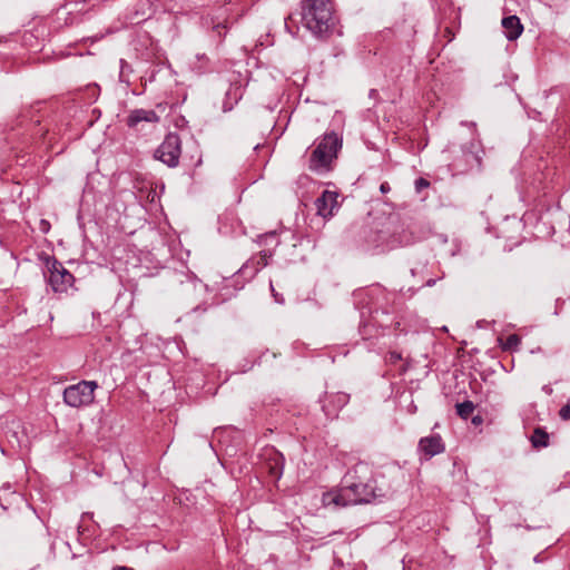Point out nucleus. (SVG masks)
Masks as SVG:
<instances>
[{
	"label": "nucleus",
	"instance_id": "obj_23",
	"mask_svg": "<svg viewBox=\"0 0 570 570\" xmlns=\"http://www.w3.org/2000/svg\"><path fill=\"white\" fill-rule=\"evenodd\" d=\"M380 190L383 194L389 193L391 190L390 184L387 181L382 183L380 186Z\"/></svg>",
	"mask_w": 570,
	"mask_h": 570
},
{
	"label": "nucleus",
	"instance_id": "obj_11",
	"mask_svg": "<svg viewBox=\"0 0 570 570\" xmlns=\"http://www.w3.org/2000/svg\"><path fill=\"white\" fill-rule=\"evenodd\" d=\"M160 117L153 109H134L127 117V126L137 128L140 122L157 124Z\"/></svg>",
	"mask_w": 570,
	"mask_h": 570
},
{
	"label": "nucleus",
	"instance_id": "obj_15",
	"mask_svg": "<svg viewBox=\"0 0 570 570\" xmlns=\"http://www.w3.org/2000/svg\"><path fill=\"white\" fill-rule=\"evenodd\" d=\"M549 435L542 429L537 428L531 436L533 448H543L548 445Z\"/></svg>",
	"mask_w": 570,
	"mask_h": 570
},
{
	"label": "nucleus",
	"instance_id": "obj_19",
	"mask_svg": "<svg viewBox=\"0 0 570 570\" xmlns=\"http://www.w3.org/2000/svg\"><path fill=\"white\" fill-rule=\"evenodd\" d=\"M559 416L563 421L570 420V399L567 401V403L560 409Z\"/></svg>",
	"mask_w": 570,
	"mask_h": 570
},
{
	"label": "nucleus",
	"instance_id": "obj_21",
	"mask_svg": "<svg viewBox=\"0 0 570 570\" xmlns=\"http://www.w3.org/2000/svg\"><path fill=\"white\" fill-rule=\"evenodd\" d=\"M50 228H51V225H50V223L47 219L41 218L39 220L38 229L41 233L47 234L50 230Z\"/></svg>",
	"mask_w": 570,
	"mask_h": 570
},
{
	"label": "nucleus",
	"instance_id": "obj_25",
	"mask_svg": "<svg viewBox=\"0 0 570 570\" xmlns=\"http://www.w3.org/2000/svg\"><path fill=\"white\" fill-rule=\"evenodd\" d=\"M435 283H436V279L430 278V279L426 281L425 286L431 287V286L435 285Z\"/></svg>",
	"mask_w": 570,
	"mask_h": 570
},
{
	"label": "nucleus",
	"instance_id": "obj_14",
	"mask_svg": "<svg viewBox=\"0 0 570 570\" xmlns=\"http://www.w3.org/2000/svg\"><path fill=\"white\" fill-rule=\"evenodd\" d=\"M281 234H278L276 230L265 233L263 235H259L256 239V244L258 246H265L271 249L276 248L281 245Z\"/></svg>",
	"mask_w": 570,
	"mask_h": 570
},
{
	"label": "nucleus",
	"instance_id": "obj_22",
	"mask_svg": "<svg viewBox=\"0 0 570 570\" xmlns=\"http://www.w3.org/2000/svg\"><path fill=\"white\" fill-rule=\"evenodd\" d=\"M267 264H268V262H267L266 255L261 256L258 258V261H257V265L258 266L255 268V272H257L258 269L265 267Z\"/></svg>",
	"mask_w": 570,
	"mask_h": 570
},
{
	"label": "nucleus",
	"instance_id": "obj_16",
	"mask_svg": "<svg viewBox=\"0 0 570 570\" xmlns=\"http://www.w3.org/2000/svg\"><path fill=\"white\" fill-rule=\"evenodd\" d=\"M521 344V338L517 334H510L504 342L501 343V347L504 351H515Z\"/></svg>",
	"mask_w": 570,
	"mask_h": 570
},
{
	"label": "nucleus",
	"instance_id": "obj_28",
	"mask_svg": "<svg viewBox=\"0 0 570 570\" xmlns=\"http://www.w3.org/2000/svg\"><path fill=\"white\" fill-rule=\"evenodd\" d=\"M220 28H223L220 24H216L215 27L216 30H219Z\"/></svg>",
	"mask_w": 570,
	"mask_h": 570
},
{
	"label": "nucleus",
	"instance_id": "obj_10",
	"mask_svg": "<svg viewBox=\"0 0 570 570\" xmlns=\"http://www.w3.org/2000/svg\"><path fill=\"white\" fill-rule=\"evenodd\" d=\"M474 148V144L472 142L470 145V148L469 149H463V159L465 161V166L462 167L461 164H460V159H455L454 163H453V167L454 169L460 173V174H464V173H468L472 169H481V166H482V156L479 154V151H474L473 150Z\"/></svg>",
	"mask_w": 570,
	"mask_h": 570
},
{
	"label": "nucleus",
	"instance_id": "obj_12",
	"mask_svg": "<svg viewBox=\"0 0 570 570\" xmlns=\"http://www.w3.org/2000/svg\"><path fill=\"white\" fill-rule=\"evenodd\" d=\"M505 38L509 41L517 40L523 32V24L517 16L504 17L501 21Z\"/></svg>",
	"mask_w": 570,
	"mask_h": 570
},
{
	"label": "nucleus",
	"instance_id": "obj_7",
	"mask_svg": "<svg viewBox=\"0 0 570 570\" xmlns=\"http://www.w3.org/2000/svg\"><path fill=\"white\" fill-rule=\"evenodd\" d=\"M350 395L344 392L325 393L321 399L322 410L326 417H337L340 411L348 403Z\"/></svg>",
	"mask_w": 570,
	"mask_h": 570
},
{
	"label": "nucleus",
	"instance_id": "obj_6",
	"mask_svg": "<svg viewBox=\"0 0 570 570\" xmlns=\"http://www.w3.org/2000/svg\"><path fill=\"white\" fill-rule=\"evenodd\" d=\"M48 284L55 293H65L73 283L72 274L65 266L52 258L48 259Z\"/></svg>",
	"mask_w": 570,
	"mask_h": 570
},
{
	"label": "nucleus",
	"instance_id": "obj_26",
	"mask_svg": "<svg viewBox=\"0 0 570 570\" xmlns=\"http://www.w3.org/2000/svg\"><path fill=\"white\" fill-rule=\"evenodd\" d=\"M114 570H134L132 568H128V567H116Z\"/></svg>",
	"mask_w": 570,
	"mask_h": 570
},
{
	"label": "nucleus",
	"instance_id": "obj_27",
	"mask_svg": "<svg viewBox=\"0 0 570 570\" xmlns=\"http://www.w3.org/2000/svg\"><path fill=\"white\" fill-rule=\"evenodd\" d=\"M10 488H11V485H10L9 483H7V484L4 485V489H7V490H9Z\"/></svg>",
	"mask_w": 570,
	"mask_h": 570
},
{
	"label": "nucleus",
	"instance_id": "obj_24",
	"mask_svg": "<svg viewBox=\"0 0 570 570\" xmlns=\"http://www.w3.org/2000/svg\"><path fill=\"white\" fill-rule=\"evenodd\" d=\"M271 287H273V286L271 285ZM272 293H273V296H274V298H275V301H276L277 303H279V304H283V303H284V297H283L282 295H278V294L274 291V288H272Z\"/></svg>",
	"mask_w": 570,
	"mask_h": 570
},
{
	"label": "nucleus",
	"instance_id": "obj_8",
	"mask_svg": "<svg viewBox=\"0 0 570 570\" xmlns=\"http://www.w3.org/2000/svg\"><path fill=\"white\" fill-rule=\"evenodd\" d=\"M420 460H431L433 456L445 451V444L440 434H432L422 438L417 444Z\"/></svg>",
	"mask_w": 570,
	"mask_h": 570
},
{
	"label": "nucleus",
	"instance_id": "obj_18",
	"mask_svg": "<svg viewBox=\"0 0 570 570\" xmlns=\"http://www.w3.org/2000/svg\"><path fill=\"white\" fill-rule=\"evenodd\" d=\"M415 191L421 193L423 189L430 187V181L423 177H420L414 183Z\"/></svg>",
	"mask_w": 570,
	"mask_h": 570
},
{
	"label": "nucleus",
	"instance_id": "obj_2",
	"mask_svg": "<svg viewBox=\"0 0 570 570\" xmlns=\"http://www.w3.org/2000/svg\"><path fill=\"white\" fill-rule=\"evenodd\" d=\"M342 144V137L334 131L325 132L316 139L308 157V169L318 175L331 171Z\"/></svg>",
	"mask_w": 570,
	"mask_h": 570
},
{
	"label": "nucleus",
	"instance_id": "obj_4",
	"mask_svg": "<svg viewBox=\"0 0 570 570\" xmlns=\"http://www.w3.org/2000/svg\"><path fill=\"white\" fill-rule=\"evenodd\" d=\"M98 387L95 381H80L63 390V402L70 407L90 405L95 400V390Z\"/></svg>",
	"mask_w": 570,
	"mask_h": 570
},
{
	"label": "nucleus",
	"instance_id": "obj_20",
	"mask_svg": "<svg viewBox=\"0 0 570 570\" xmlns=\"http://www.w3.org/2000/svg\"><path fill=\"white\" fill-rule=\"evenodd\" d=\"M402 360V355L399 352L392 351L386 356V362L390 364H396L399 361Z\"/></svg>",
	"mask_w": 570,
	"mask_h": 570
},
{
	"label": "nucleus",
	"instance_id": "obj_9",
	"mask_svg": "<svg viewBox=\"0 0 570 570\" xmlns=\"http://www.w3.org/2000/svg\"><path fill=\"white\" fill-rule=\"evenodd\" d=\"M337 197L338 194L336 191L324 190L315 200L317 214L323 218L332 217L334 215V209L337 206Z\"/></svg>",
	"mask_w": 570,
	"mask_h": 570
},
{
	"label": "nucleus",
	"instance_id": "obj_13",
	"mask_svg": "<svg viewBox=\"0 0 570 570\" xmlns=\"http://www.w3.org/2000/svg\"><path fill=\"white\" fill-rule=\"evenodd\" d=\"M243 92L244 90L240 85H230L225 94V99L223 101V111L227 112L233 110L234 106L242 99Z\"/></svg>",
	"mask_w": 570,
	"mask_h": 570
},
{
	"label": "nucleus",
	"instance_id": "obj_1",
	"mask_svg": "<svg viewBox=\"0 0 570 570\" xmlns=\"http://www.w3.org/2000/svg\"><path fill=\"white\" fill-rule=\"evenodd\" d=\"M403 478L396 464L385 465L374 472L368 463L360 461L347 470L340 488L323 493L322 503L334 509L370 503L392 494Z\"/></svg>",
	"mask_w": 570,
	"mask_h": 570
},
{
	"label": "nucleus",
	"instance_id": "obj_3",
	"mask_svg": "<svg viewBox=\"0 0 570 570\" xmlns=\"http://www.w3.org/2000/svg\"><path fill=\"white\" fill-rule=\"evenodd\" d=\"M302 22L314 35H325L334 27L332 0H302Z\"/></svg>",
	"mask_w": 570,
	"mask_h": 570
},
{
	"label": "nucleus",
	"instance_id": "obj_5",
	"mask_svg": "<svg viewBox=\"0 0 570 570\" xmlns=\"http://www.w3.org/2000/svg\"><path fill=\"white\" fill-rule=\"evenodd\" d=\"M181 155V140L176 132H169L165 136L163 142L155 150V158L170 168L179 164Z\"/></svg>",
	"mask_w": 570,
	"mask_h": 570
},
{
	"label": "nucleus",
	"instance_id": "obj_17",
	"mask_svg": "<svg viewBox=\"0 0 570 570\" xmlns=\"http://www.w3.org/2000/svg\"><path fill=\"white\" fill-rule=\"evenodd\" d=\"M473 411L474 404L471 401H464L456 404V413L463 419H468Z\"/></svg>",
	"mask_w": 570,
	"mask_h": 570
}]
</instances>
